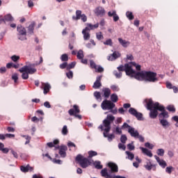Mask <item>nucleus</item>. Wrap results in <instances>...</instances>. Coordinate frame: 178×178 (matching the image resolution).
I'll return each instance as SVG.
<instances>
[{
    "instance_id": "nucleus-17",
    "label": "nucleus",
    "mask_w": 178,
    "mask_h": 178,
    "mask_svg": "<svg viewBox=\"0 0 178 178\" xmlns=\"http://www.w3.org/2000/svg\"><path fill=\"white\" fill-rule=\"evenodd\" d=\"M66 151H67V146L61 145L59 149V154L62 158H65L66 156Z\"/></svg>"
},
{
    "instance_id": "nucleus-23",
    "label": "nucleus",
    "mask_w": 178,
    "mask_h": 178,
    "mask_svg": "<svg viewBox=\"0 0 178 178\" xmlns=\"http://www.w3.org/2000/svg\"><path fill=\"white\" fill-rule=\"evenodd\" d=\"M101 175L102 177L113 178V176L108 173V168H104L103 170H102Z\"/></svg>"
},
{
    "instance_id": "nucleus-34",
    "label": "nucleus",
    "mask_w": 178,
    "mask_h": 178,
    "mask_svg": "<svg viewBox=\"0 0 178 178\" xmlns=\"http://www.w3.org/2000/svg\"><path fill=\"white\" fill-rule=\"evenodd\" d=\"M76 57H77V59H80V60L84 58V52L83 51V50H79L77 52Z\"/></svg>"
},
{
    "instance_id": "nucleus-32",
    "label": "nucleus",
    "mask_w": 178,
    "mask_h": 178,
    "mask_svg": "<svg viewBox=\"0 0 178 178\" xmlns=\"http://www.w3.org/2000/svg\"><path fill=\"white\" fill-rule=\"evenodd\" d=\"M111 102H118V101H119V97H118V95H116L115 93H113L111 95Z\"/></svg>"
},
{
    "instance_id": "nucleus-46",
    "label": "nucleus",
    "mask_w": 178,
    "mask_h": 178,
    "mask_svg": "<svg viewBox=\"0 0 178 178\" xmlns=\"http://www.w3.org/2000/svg\"><path fill=\"white\" fill-rule=\"evenodd\" d=\"M174 170L175 168H173L172 166H169L165 168V172L166 173H168V175H171Z\"/></svg>"
},
{
    "instance_id": "nucleus-13",
    "label": "nucleus",
    "mask_w": 178,
    "mask_h": 178,
    "mask_svg": "<svg viewBox=\"0 0 178 178\" xmlns=\"http://www.w3.org/2000/svg\"><path fill=\"white\" fill-rule=\"evenodd\" d=\"M82 34L83 35V40L85 41H87V40H90V28L89 27H86L84 29H83Z\"/></svg>"
},
{
    "instance_id": "nucleus-63",
    "label": "nucleus",
    "mask_w": 178,
    "mask_h": 178,
    "mask_svg": "<svg viewBox=\"0 0 178 178\" xmlns=\"http://www.w3.org/2000/svg\"><path fill=\"white\" fill-rule=\"evenodd\" d=\"M115 133H116V134H122V128H120L119 127H117L116 128H115Z\"/></svg>"
},
{
    "instance_id": "nucleus-45",
    "label": "nucleus",
    "mask_w": 178,
    "mask_h": 178,
    "mask_svg": "<svg viewBox=\"0 0 178 178\" xmlns=\"http://www.w3.org/2000/svg\"><path fill=\"white\" fill-rule=\"evenodd\" d=\"M130 65H132V66H134L136 69V70H141V65H137L135 62H130Z\"/></svg>"
},
{
    "instance_id": "nucleus-61",
    "label": "nucleus",
    "mask_w": 178,
    "mask_h": 178,
    "mask_svg": "<svg viewBox=\"0 0 178 178\" xmlns=\"http://www.w3.org/2000/svg\"><path fill=\"white\" fill-rule=\"evenodd\" d=\"M145 147L149 148V149H152V148H154V145H151L149 143H145Z\"/></svg>"
},
{
    "instance_id": "nucleus-31",
    "label": "nucleus",
    "mask_w": 178,
    "mask_h": 178,
    "mask_svg": "<svg viewBox=\"0 0 178 178\" xmlns=\"http://www.w3.org/2000/svg\"><path fill=\"white\" fill-rule=\"evenodd\" d=\"M160 123L163 126V127H169V126H170V123H169V122H168L165 119L160 120Z\"/></svg>"
},
{
    "instance_id": "nucleus-27",
    "label": "nucleus",
    "mask_w": 178,
    "mask_h": 178,
    "mask_svg": "<svg viewBox=\"0 0 178 178\" xmlns=\"http://www.w3.org/2000/svg\"><path fill=\"white\" fill-rule=\"evenodd\" d=\"M35 26V22H32L31 24L28 26V33L29 34H33L34 33V27Z\"/></svg>"
},
{
    "instance_id": "nucleus-51",
    "label": "nucleus",
    "mask_w": 178,
    "mask_h": 178,
    "mask_svg": "<svg viewBox=\"0 0 178 178\" xmlns=\"http://www.w3.org/2000/svg\"><path fill=\"white\" fill-rule=\"evenodd\" d=\"M90 67L92 69H95V70H97V64H95V62H94V60H90Z\"/></svg>"
},
{
    "instance_id": "nucleus-28",
    "label": "nucleus",
    "mask_w": 178,
    "mask_h": 178,
    "mask_svg": "<svg viewBox=\"0 0 178 178\" xmlns=\"http://www.w3.org/2000/svg\"><path fill=\"white\" fill-rule=\"evenodd\" d=\"M160 112L161 113L159 115V118H165L166 119L169 118V114L168 113V111H165V106H163V110L160 111Z\"/></svg>"
},
{
    "instance_id": "nucleus-52",
    "label": "nucleus",
    "mask_w": 178,
    "mask_h": 178,
    "mask_svg": "<svg viewBox=\"0 0 178 178\" xmlns=\"http://www.w3.org/2000/svg\"><path fill=\"white\" fill-rule=\"evenodd\" d=\"M121 129L122 130H124V129H131V127H130V125H129V124H127V122H124L122 126L121 127Z\"/></svg>"
},
{
    "instance_id": "nucleus-50",
    "label": "nucleus",
    "mask_w": 178,
    "mask_h": 178,
    "mask_svg": "<svg viewBox=\"0 0 178 178\" xmlns=\"http://www.w3.org/2000/svg\"><path fill=\"white\" fill-rule=\"evenodd\" d=\"M120 141L122 144H126V141H127V136H126V135H122Z\"/></svg>"
},
{
    "instance_id": "nucleus-3",
    "label": "nucleus",
    "mask_w": 178,
    "mask_h": 178,
    "mask_svg": "<svg viewBox=\"0 0 178 178\" xmlns=\"http://www.w3.org/2000/svg\"><path fill=\"white\" fill-rule=\"evenodd\" d=\"M134 79L139 81H148L149 83H155V81H158L156 72L151 71L138 72L136 75H134Z\"/></svg>"
},
{
    "instance_id": "nucleus-7",
    "label": "nucleus",
    "mask_w": 178,
    "mask_h": 178,
    "mask_svg": "<svg viewBox=\"0 0 178 178\" xmlns=\"http://www.w3.org/2000/svg\"><path fill=\"white\" fill-rule=\"evenodd\" d=\"M101 106L104 111H111V109H113L116 105L111 100L105 99L102 102Z\"/></svg>"
},
{
    "instance_id": "nucleus-56",
    "label": "nucleus",
    "mask_w": 178,
    "mask_h": 178,
    "mask_svg": "<svg viewBox=\"0 0 178 178\" xmlns=\"http://www.w3.org/2000/svg\"><path fill=\"white\" fill-rule=\"evenodd\" d=\"M60 69H67V62H64L60 65Z\"/></svg>"
},
{
    "instance_id": "nucleus-12",
    "label": "nucleus",
    "mask_w": 178,
    "mask_h": 178,
    "mask_svg": "<svg viewBox=\"0 0 178 178\" xmlns=\"http://www.w3.org/2000/svg\"><path fill=\"white\" fill-rule=\"evenodd\" d=\"M102 80V75L98 76L96 78V81H95L92 88H95V90H97L102 86V83H101V81Z\"/></svg>"
},
{
    "instance_id": "nucleus-14",
    "label": "nucleus",
    "mask_w": 178,
    "mask_h": 178,
    "mask_svg": "<svg viewBox=\"0 0 178 178\" xmlns=\"http://www.w3.org/2000/svg\"><path fill=\"white\" fill-rule=\"evenodd\" d=\"M41 88L43 90V94L47 95V94H48L51 90V85H49V83H42Z\"/></svg>"
},
{
    "instance_id": "nucleus-18",
    "label": "nucleus",
    "mask_w": 178,
    "mask_h": 178,
    "mask_svg": "<svg viewBox=\"0 0 178 178\" xmlns=\"http://www.w3.org/2000/svg\"><path fill=\"white\" fill-rule=\"evenodd\" d=\"M118 58H120V54L118 51H114L112 54L108 56V60H115Z\"/></svg>"
},
{
    "instance_id": "nucleus-5",
    "label": "nucleus",
    "mask_w": 178,
    "mask_h": 178,
    "mask_svg": "<svg viewBox=\"0 0 178 178\" xmlns=\"http://www.w3.org/2000/svg\"><path fill=\"white\" fill-rule=\"evenodd\" d=\"M75 161L80 165L81 168H83V169H86V168H88V166L91 165L90 160L88 158L83 156L81 154H78Z\"/></svg>"
},
{
    "instance_id": "nucleus-9",
    "label": "nucleus",
    "mask_w": 178,
    "mask_h": 178,
    "mask_svg": "<svg viewBox=\"0 0 178 178\" xmlns=\"http://www.w3.org/2000/svg\"><path fill=\"white\" fill-rule=\"evenodd\" d=\"M82 12L80 10H77L76 11V16H73L72 19L73 20H80V19L83 22V23H86L87 22V16L86 14H81Z\"/></svg>"
},
{
    "instance_id": "nucleus-20",
    "label": "nucleus",
    "mask_w": 178,
    "mask_h": 178,
    "mask_svg": "<svg viewBox=\"0 0 178 178\" xmlns=\"http://www.w3.org/2000/svg\"><path fill=\"white\" fill-rule=\"evenodd\" d=\"M108 15L109 17H113V22H118L119 20V15L116 14V10L109 11Z\"/></svg>"
},
{
    "instance_id": "nucleus-8",
    "label": "nucleus",
    "mask_w": 178,
    "mask_h": 178,
    "mask_svg": "<svg viewBox=\"0 0 178 178\" xmlns=\"http://www.w3.org/2000/svg\"><path fill=\"white\" fill-rule=\"evenodd\" d=\"M132 66L133 65L130 64V63L124 64V72L127 76L134 77V76H136V74H137L138 72L133 70Z\"/></svg>"
},
{
    "instance_id": "nucleus-43",
    "label": "nucleus",
    "mask_w": 178,
    "mask_h": 178,
    "mask_svg": "<svg viewBox=\"0 0 178 178\" xmlns=\"http://www.w3.org/2000/svg\"><path fill=\"white\" fill-rule=\"evenodd\" d=\"M156 154L159 156H163V155H165V150L163 149H158Z\"/></svg>"
},
{
    "instance_id": "nucleus-57",
    "label": "nucleus",
    "mask_w": 178,
    "mask_h": 178,
    "mask_svg": "<svg viewBox=\"0 0 178 178\" xmlns=\"http://www.w3.org/2000/svg\"><path fill=\"white\" fill-rule=\"evenodd\" d=\"M136 138H138V140L140 143H144V141H145V139L144 138V137L143 136L140 135V134H138V136H136Z\"/></svg>"
},
{
    "instance_id": "nucleus-64",
    "label": "nucleus",
    "mask_w": 178,
    "mask_h": 178,
    "mask_svg": "<svg viewBox=\"0 0 178 178\" xmlns=\"http://www.w3.org/2000/svg\"><path fill=\"white\" fill-rule=\"evenodd\" d=\"M96 72H97V73H102V72H104V67L101 66L97 67Z\"/></svg>"
},
{
    "instance_id": "nucleus-60",
    "label": "nucleus",
    "mask_w": 178,
    "mask_h": 178,
    "mask_svg": "<svg viewBox=\"0 0 178 178\" xmlns=\"http://www.w3.org/2000/svg\"><path fill=\"white\" fill-rule=\"evenodd\" d=\"M13 80H14L15 83H17V80H19V76H17V74H15L12 76Z\"/></svg>"
},
{
    "instance_id": "nucleus-33",
    "label": "nucleus",
    "mask_w": 178,
    "mask_h": 178,
    "mask_svg": "<svg viewBox=\"0 0 178 178\" xmlns=\"http://www.w3.org/2000/svg\"><path fill=\"white\" fill-rule=\"evenodd\" d=\"M99 26V24L98 23L95 24V25H92L91 24H87L86 27H88L89 30H94L95 29H98Z\"/></svg>"
},
{
    "instance_id": "nucleus-53",
    "label": "nucleus",
    "mask_w": 178,
    "mask_h": 178,
    "mask_svg": "<svg viewBox=\"0 0 178 178\" xmlns=\"http://www.w3.org/2000/svg\"><path fill=\"white\" fill-rule=\"evenodd\" d=\"M19 59H20V56H19L14 55V56H11V60L13 62H17V60H19Z\"/></svg>"
},
{
    "instance_id": "nucleus-59",
    "label": "nucleus",
    "mask_w": 178,
    "mask_h": 178,
    "mask_svg": "<svg viewBox=\"0 0 178 178\" xmlns=\"http://www.w3.org/2000/svg\"><path fill=\"white\" fill-rule=\"evenodd\" d=\"M66 76L68 79H73V72L69 71L66 73Z\"/></svg>"
},
{
    "instance_id": "nucleus-25",
    "label": "nucleus",
    "mask_w": 178,
    "mask_h": 178,
    "mask_svg": "<svg viewBox=\"0 0 178 178\" xmlns=\"http://www.w3.org/2000/svg\"><path fill=\"white\" fill-rule=\"evenodd\" d=\"M20 170L24 172V173H27L29 170H33V168L30 167V165H21L20 166Z\"/></svg>"
},
{
    "instance_id": "nucleus-30",
    "label": "nucleus",
    "mask_w": 178,
    "mask_h": 178,
    "mask_svg": "<svg viewBox=\"0 0 178 178\" xmlns=\"http://www.w3.org/2000/svg\"><path fill=\"white\" fill-rule=\"evenodd\" d=\"M103 92H104V97L105 98H108V97L111 96V89L106 88L104 89H103Z\"/></svg>"
},
{
    "instance_id": "nucleus-2",
    "label": "nucleus",
    "mask_w": 178,
    "mask_h": 178,
    "mask_svg": "<svg viewBox=\"0 0 178 178\" xmlns=\"http://www.w3.org/2000/svg\"><path fill=\"white\" fill-rule=\"evenodd\" d=\"M115 120V116L112 115H108L106 118L103 120V124L99 127V129H101L102 131H104V137L108 138V141L111 142L113 138H115V134H111L108 135L111 131V124L113 123Z\"/></svg>"
},
{
    "instance_id": "nucleus-29",
    "label": "nucleus",
    "mask_w": 178,
    "mask_h": 178,
    "mask_svg": "<svg viewBox=\"0 0 178 178\" xmlns=\"http://www.w3.org/2000/svg\"><path fill=\"white\" fill-rule=\"evenodd\" d=\"M0 151H1L3 154H8V152H9V148L5 147V145L0 142Z\"/></svg>"
},
{
    "instance_id": "nucleus-21",
    "label": "nucleus",
    "mask_w": 178,
    "mask_h": 178,
    "mask_svg": "<svg viewBox=\"0 0 178 178\" xmlns=\"http://www.w3.org/2000/svg\"><path fill=\"white\" fill-rule=\"evenodd\" d=\"M145 168L147 170H151L152 169L153 170H156V165L152 164L151 161L147 162L146 165H145Z\"/></svg>"
},
{
    "instance_id": "nucleus-37",
    "label": "nucleus",
    "mask_w": 178,
    "mask_h": 178,
    "mask_svg": "<svg viewBox=\"0 0 178 178\" xmlns=\"http://www.w3.org/2000/svg\"><path fill=\"white\" fill-rule=\"evenodd\" d=\"M61 133L63 136H67V133H69V130H67V126H63Z\"/></svg>"
},
{
    "instance_id": "nucleus-16",
    "label": "nucleus",
    "mask_w": 178,
    "mask_h": 178,
    "mask_svg": "<svg viewBox=\"0 0 178 178\" xmlns=\"http://www.w3.org/2000/svg\"><path fill=\"white\" fill-rule=\"evenodd\" d=\"M95 13L97 16H104L105 15V9L102 7H97L95 10Z\"/></svg>"
},
{
    "instance_id": "nucleus-6",
    "label": "nucleus",
    "mask_w": 178,
    "mask_h": 178,
    "mask_svg": "<svg viewBox=\"0 0 178 178\" xmlns=\"http://www.w3.org/2000/svg\"><path fill=\"white\" fill-rule=\"evenodd\" d=\"M68 113L70 116H74V118H76L77 119H79V120H81L82 117L81 115H78L77 113H80V108L77 104H74L73 106V108H70L68 111Z\"/></svg>"
},
{
    "instance_id": "nucleus-41",
    "label": "nucleus",
    "mask_w": 178,
    "mask_h": 178,
    "mask_svg": "<svg viewBox=\"0 0 178 178\" xmlns=\"http://www.w3.org/2000/svg\"><path fill=\"white\" fill-rule=\"evenodd\" d=\"M4 20H6V22H12L13 17H12L10 14H8L4 17Z\"/></svg>"
},
{
    "instance_id": "nucleus-39",
    "label": "nucleus",
    "mask_w": 178,
    "mask_h": 178,
    "mask_svg": "<svg viewBox=\"0 0 178 178\" xmlns=\"http://www.w3.org/2000/svg\"><path fill=\"white\" fill-rule=\"evenodd\" d=\"M60 60L62 62H67V60H69V56H67L66 54H64L60 56Z\"/></svg>"
},
{
    "instance_id": "nucleus-4",
    "label": "nucleus",
    "mask_w": 178,
    "mask_h": 178,
    "mask_svg": "<svg viewBox=\"0 0 178 178\" xmlns=\"http://www.w3.org/2000/svg\"><path fill=\"white\" fill-rule=\"evenodd\" d=\"M34 66V64H30L29 65H25L19 70V72L22 73V79H23V80H27L29 74H34V73L37 72V69H35Z\"/></svg>"
},
{
    "instance_id": "nucleus-11",
    "label": "nucleus",
    "mask_w": 178,
    "mask_h": 178,
    "mask_svg": "<svg viewBox=\"0 0 178 178\" xmlns=\"http://www.w3.org/2000/svg\"><path fill=\"white\" fill-rule=\"evenodd\" d=\"M107 166L111 170V173H118L119 172V167L113 162H108Z\"/></svg>"
},
{
    "instance_id": "nucleus-49",
    "label": "nucleus",
    "mask_w": 178,
    "mask_h": 178,
    "mask_svg": "<svg viewBox=\"0 0 178 178\" xmlns=\"http://www.w3.org/2000/svg\"><path fill=\"white\" fill-rule=\"evenodd\" d=\"M104 45H109L110 47H112L113 45V42H112V39H108L104 42Z\"/></svg>"
},
{
    "instance_id": "nucleus-38",
    "label": "nucleus",
    "mask_w": 178,
    "mask_h": 178,
    "mask_svg": "<svg viewBox=\"0 0 178 178\" xmlns=\"http://www.w3.org/2000/svg\"><path fill=\"white\" fill-rule=\"evenodd\" d=\"M88 158H92V156H97L98 155V153L95 151L90 150L88 152Z\"/></svg>"
},
{
    "instance_id": "nucleus-15",
    "label": "nucleus",
    "mask_w": 178,
    "mask_h": 178,
    "mask_svg": "<svg viewBox=\"0 0 178 178\" xmlns=\"http://www.w3.org/2000/svg\"><path fill=\"white\" fill-rule=\"evenodd\" d=\"M154 158L156 161V162H158L159 165L160 166H161V168H163V169H165V168H166V166H168V164L166 163V161H165V160H161V159L159 158V156L155 155Z\"/></svg>"
},
{
    "instance_id": "nucleus-22",
    "label": "nucleus",
    "mask_w": 178,
    "mask_h": 178,
    "mask_svg": "<svg viewBox=\"0 0 178 178\" xmlns=\"http://www.w3.org/2000/svg\"><path fill=\"white\" fill-rule=\"evenodd\" d=\"M118 41L120 44L124 47V48H127L129 45H130V42L127 41L126 40H122V38H118Z\"/></svg>"
},
{
    "instance_id": "nucleus-42",
    "label": "nucleus",
    "mask_w": 178,
    "mask_h": 178,
    "mask_svg": "<svg viewBox=\"0 0 178 178\" xmlns=\"http://www.w3.org/2000/svg\"><path fill=\"white\" fill-rule=\"evenodd\" d=\"M74 66H76V62H72L70 64H67V70H70V69L74 68Z\"/></svg>"
},
{
    "instance_id": "nucleus-1",
    "label": "nucleus",
    "mask_w": 178,
    "mask_h": 178,
    "mask_svg": "<svg viewBox=\"0 0 178 178\" xmlns=\"http://www.w3.org/2000/svg\"><path fill=\"white\" fill-rule=\"evenodd\" d=\"M144 103L147 111H150L149 114L150 119H156L158 111H163V106L159 104V102L154 103L152 99H145Z\"/></svg>"
},
{
    "instance_id": "nucleus-62",
    "label": "nucleus",
    "mask_w": 178,
    "mask_h": 178,
    "mask_svg": "<svg viewBox=\"0 0 178 178\" xmlns=\"http://www.w3.org/2000/svg\"><path fill=\"white\" fill-rule=\"evenodd\" d=\"M54 163H56L57 165H62V161L56 159H53Z\"/></svg>"
},
{
    "instance_id": "nucleus-36",
    "label": "nucleus",
    "mask_w": 178,
    "mask_h": 178,
    "mask_svg": "<svg viewBox=\"0 0 178 178\" xmlns=\"http://www.w3.org/2000/svg\"><path fill=\"white\" fill-rule=\"evenodd\" d=\"M95 169H102L103 166L102 165H101V161H95L93 163Z\"/></svg>"
},
{
    "instance_id": "nucleus-55",
    "label": "nucleus",
    "mask_w": 178,
    "mask_h": 178,
    "mask_svg": "<svg viewBox=\"0 0 178 178\" xmlns=\"http://www.w3.org/2000/svg\"><path fill=\"white\" fill-rule=\"evenodd\" d=\"M23 137H24L26 140V141L25 142V145H27V144H30V140H31V137L29 136H23Z\"/></svg>"
},
{
    "instance_id": "nucleus-58",
    "label": "nucleus",
    "mask_w": 178,
    "mask_h": 178,
    "mask_svg": "<svg viewBox=\"0 0 178 178\" xmlns=\"http://www.w3.org/2000/svg\"><path fill=\"white\" fill-rule=\"evenodd\" d=\"M111 90H112L113 91H116V92L119 91V90H120L119 86H115V85L111 86Z\"/></svg>"
},
{
    "instance_id": "nucleus-24",
    "label": "nucleus",
    "mask_w": 178,
    "mask_h": 178,
    "mask_svg": "<svg viewBox=\"0 0 178 178\" xmlns=\"http://www.w3.org/2000/svg\"><path fill=\"white\" fill-rule=\"evenodd\" d=\"M17 30L18 31V33L21 35H26V29L24 27H22V25H18L17 27Z\"/></svg>"
},
{
    "instance_id": "nucleus-48",
    "label": "nucleus",
    "mask_w": 178,
    "mask_h": 178,
    "mask_svg": "<svg viewBox=\"0 0 178 178\" xmlns=\"http://www.w3.org/2000/svg\"><path fill=\"white\" fill-rule=\"evenodd\" d=\"M96 38H97V40H99V41L101 40H104V35H102V32L97 33Z\"/></svg>"
},
{
    "instance_id": "nucleus-47",
    "label": "nucleus",
    "mask_w": 178,
    "mask_h": 178,
    "mask_svg": "<svg viewBox=\"0 0 178 178\" xmlns=\"http://www.w3.org/2000/svg\"><path fill=\"white\" fill-rule=\"evenodd\" d=\"M167 109L168 111H169V112H176V108H175V106L173 105H169L168 107H167Z\"/></svg>"
},
{
    "instance_id": "nucleus-40",
    "label": "nucleus",
    "mask_w": 178,
    "mask_h": 178,
    "mask_svg": "<svg viewBox=\"0 0 178 178\" xmlns=\"http://www.w3.org/2000/svg\"><path fill=\"white\" fill-rule=\"evenodd\" d=\"M94 97L96 98V99H97V101L98 100H99V101L102 100V99L101 98V92H97V91L95 92H94Z\"/></svg>"
},
{
    "instance_id": "nucleus-54",
    "label": "nucleus",
    "mask_w": 178,
    "mask_h": 178,
    "mask_svg": "<svg viewBox=\"0 0 178 178\" xmlns=\"http://www.w3.org/2000/svg\"><path fill=\"white\" fill-rule=\"evenodd\" d=\"M118 148L119 149H123V151H126V145H124V143H119Z\"/></svg>"
},
{
    "instance_id": "nucleus-26",
    "label": "nucleus",
    "mask_w": 178,
    "mask_h": 178,
    "mask_svg": "<svg viewBox=\"0 0 178 178\" xmlns=\"http://www.w3.org/2000/svg\"><path fill=\"white\" fill-rule=\"evenodd\" d=\"M140 148L141 149V151L143 152V153L145 154V155L149 156V158H152V152H151L150 150L144 147H140Z\"/></svg>"
},
{
    "instance_id": "nucleus-44",
    "label": "nucleus",
    "mask_w": 178,
    "mask_h": 178,
    "mask_svg": "<svg viewBox=\"0 0 178 178\" xmlns=\"http://www.w3.org/2000/svg\"><path fill=\"white\" fill-rule=\"evenodd\" d=\"M125 154L128 155V159H130L131 161H133L134 159V154L129 151L125 152Z\"/></svg>"
},
{
    "instance_id": "nucleus-35",
    "label": "nucleus",
    "mask_w": 178,
    "mask_h": 178,
    "mask_svg": "<svg viewBox=\"0 0 178 178\" xmlns=\"http://www.w3.org/2000/svg\"><path fill=\"white\" fill-rule=\"evenodd\" d=\"M126 16L129 19V20H134V15H133V13L130 11H127L126 13Z\"/></svg>"
},
{
    "instance_id": "nucleus-19",
    "label": "nucleus",
    "mask_w": 178,
    "mask_h": 178,
    "mask_svg": "<svg viewBox=\"0 0 178 178\" xmlns=\"http://www.w3.org/2000/svg\"><path fill=\"white\" fill-rule=\"evenodd\" d=\"M128 133H129L130 136L131 137H134V138H137V136L140 133H138V131L136 130V129L131 127L128 129Z\"/></svg>"
},
{
    "instance_id": "nucleus-10",
    "label": "nucleus",
    "mask_w": 178,
    "mask_h": 178,
    "mask_svg": "<svg viewBox=\"0 0 178 178\" xmlns=\"http://www.w3.org/2000/svg\"><path fill=\"white\" fill-rule=\"evenodd\" d=\"M129 113L130 115H132L133 116H135L138 120H142L143 119V113H139L134 108H130L129 109Z\"/></svg>"
}]
</instances>
